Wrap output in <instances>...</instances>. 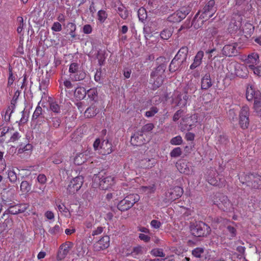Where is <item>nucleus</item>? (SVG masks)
<instances>
[{
	"label": "nucleus",
	"instance_id": "f257e3e1",
	"mask_svg": "<svg viewBox=\"0 0 261 261\" xmlns=\"http://www.w3.org/2000/svg\"><path fill=\"white\" fill-rule=\"evenodd\" d=\"M215 2L214 0L209 1L204 6L202 10L199 11L195 15L194 21L201 20V23L211 17H212L216 12V8L215 7Z\"/></svg>",
	"mask_w": 261,
	"mask_h": 261
},
{
	"label": "nucleus",
	"instance_id": "f03ea898",
	"mask_svg": "<svg viewBox=\"0 0 261 261\" xmlns=\"http://www.w3.org/2000/svg\"><path fill=\"white\" fill-rule=\"evenodd\" d=\"M191 234L196 237H205L211 231V227L205 223L199 221L190 226Z\"/></svg>",
	"mask_w": 261,
	"mask_h": 261
},
{
	"label": "nucleus",
	"instance_id": "7ed1b4c3",
	"mask_svg": "<svg viewBox=\"0 0 261 261\" xmlns=\"http://www.w3.org/2000/svg\"><path fill=\"white\" fill-rule=\"evenodd\" d=\"M166 66L161 64L158 66L152 72L151 74V81H152V85L154 88L160 87L163 83L164 79L165 77V71Z\"/></svg>",
	"mask_w": 261,
	"mask_h": 261
},
{
	"label": "nucleus",
	"instance_id": "20e7f679",
	"mask_svg": "<svg viewBox=\"0 0 261 261\" xmlns=\"http://www.w3.org/2000/svg\"><path fill=\"white\" fill-rule=\"evenodd\" d=\"M140 199L138 194H129L119 201L117 208L121 211H125L130 208Z\"/></svg>",
	"mask_w": 261,
	"mask_h": 261
},
{
	"label": "nucleus",
	"instance_id": "39448f33",
	"mask_svg": "<svg viewBox=\"0 0 261 261\" xmlns=\"http://www.w3.org/2000/svg\"><path fill=\"white\" fill-rule=\"evenodd\" d=\"M93 180L94 182H99V188L103 190L108 189L115 184V178L110 175H95Z\"/></svg>",
	"mask_w": 261,
	"mask_h": 261
},
{
	"label": "nucleus",
	"instance_id": "423d86ee",
	"mask_svg": "<svg viewBox=\"0 0 261 261\" xmlns=\"http://www.w3.org/2000/svg\"><path fill=\"white\" fill-rule=\"evenodd\" d=\"M80 66L77 63H72L69 66V72L72 81H79L84 80L86 77L84 71L80 70Z\"/></svg>",
	"mask_w": 261,
	"mask_h": 261
},
{
	"label": "nucleus",
	"instance_id": "0eeeda50",
	"mask_svg": "<svg viewBox=\"0 0 261 261\" xmlns=\"http://www.w3.org/2000/svg\"><path fill=\"white\" fill-rule=\"evenodd\" d=\"M249 107L245 105L243 106L240 110L239 113V124L243 129L248 128L249 125Z\"/></svg>",
	"mask_w": 261,
	"mask_h": 261
},
{
	"label": "nucleus",
	"instance_id": "6e6552de",
	"mask_svg": "<svg viewBox=\"0 0 261 261\" xmlns=\"http://www.w3.org/2000/svg\"><path fill=\"white\" fill-rule=\"evenodd\" d=\"M188 48L187 46H183L179 50L174 59L171 61L169 66V70L171 72L175 71V69L172 68V66L176 63V61L183 63L187 58Z\"/></svg>",
	"mask_w": 261,
	"mask_h": 261
},
{
	"label": "nucleus",
	"instance_id": "1a4fd4ad",
	"mask_svg": "<svg viewBox=\"0 0 261 261\" xmlns=\"http://www.w3.org/2000/svg\"><path fill=\"white\" fill-rule=\"evenodd\" d=\"M84 180L82 176H76L73 178L68 186L67 190L69 194H74L82 187Z\"/></svg>",
	"mask_w": 261,
	"mask_h": 261
},
{
	"label": "nucleus",
	"instance_id": "9d476101",
	"mask_svg": "<svg viewBox=\"0 0 261 261\" xmlns=\"http://www.w3.org/2000/svg\"><path fill=\"white\" fill-rule=\"evenodd\" d=\"M73 244L70 242H66L60 245L58 254L57 259L58 260H61L64 259L69 253Z\"/></svg>",
	"mask_w": 261,
	"mask_h": 261
},
{
	"label": "nucleus",
	"instance_id": "9b49d317",
	"mask_svg": "<svg viewBox=\"0 0 261 261\" xmlns=\"http://www.w3.org/2000/svg\"><path fill=\"white\" fill-rule=\"evenodd\" d=\"M110 243V237L108 236H103L93 244V249L95 251L103 250L109 247Z\"/></svg>",
	"mask_w": 261,
	"mask_h": 261
},
{
	"label": "nucleus",
	"instance_id": "f8f14e48",
	"mask_svg": "<svg viewBox=\"0 0 261 261\" xmlns=\"http://www.w3.org/2000/svg\"><path fill=\"white\" fill-rule=\"evenodd\" d=\"M188 96L187 93H181L179 92H176L174 93V97L173 98V102L176 105L180 107V108L185 107L187 103Z\"/></svg>",
	"mask_w": 261,
	"mask_h": 261
},
{
	"label": "nucleus",
	"instance_id": "ddd939ff",
	"mask_svg": "<svg viewBox=\"0 0 261 261\" xmlns=\"http://www.w3.org/2000/svg\"><path fill=\"white\" fill-rule=\"evenodd\" d=\"M247 178L250 179L247 181V186L254 189L261 188V176L257 174H250L247 176Z\"/></svg>",
	"mask_w": 261,
	"mask_h": 261
},
{
	"label": "nucleus",
	"instance_id": "4468645a",
	"mask_svg": "<svg viewBox=\"0 0 261 261\" xmlns=\"http://www.w3.org/2000/svg\"><path fill=\"white\" fill-rule=\"evenodd\" d=\"M2 218L4 219V221L0 223V233L12 229L13 226L12 219L10 218L7 214H3Z\"/></svg>",
	"mask_w": 261,
	"mask_h": 261
},
{
	"label": "nucleus",
	"instance_id": "2eb2a0df",
	"mask_svg": "<svg viewBox=\"0 0 261 261\" xmlns=\"http://www.w3.org/2000/svg\"><path fill=\"white\" fill-rule=\"evenodd\" d=\"M184 192L183 189L178 186L171 189L167 194V197L171 201H174L181 196Z\"/></svg>",
	"mask_w": 261,
	"mask_h": 261
},
{
	"label": "nucleus",
	"instance_id": "dca6fc26",
	"mask_svg": "<svg viewBox=\"0 0 261 261\" xmlns=\"http://www.w3.org/2000/svg\"><path fill=\"white\" fill-rule=\"evenodd\" d=\"M214 204L223 211L227 210L231 205L228 198L224 195L219 196V201H215Z\"/></svg>",
	"mask_w": 261,
	"mask_h": 261
},
{
	"label": "nucleus",
	"instance_id": "f3484780",
	"mask_svg": "<svg viewBox=\"0 0 261 261\" xmlns=\"http://www.w3.org/2000/svg\"><path fill=\"white\" fill-rule=\"evenodd\" d=\"M237 46L238 44L236 42L225 45L222 49V54L228 57L235 55L237 53Z\"/></svg>",
	"mask_w": 261,
	"mask_h": 261
},
{
	"label": "nucleus",
	"instance_id": "a211bd4d",
	"mask_svg": "<svg viewBox=\"0 0 261 261\" xmlns=\"http://www.w3.org/2000/svg\"><path fill=\"white\" fill-rule=\"evenodd\" d=\"M144 253V249L142 246H137L134 247L132 250L127 251L125 252L126 256H131L134 258H139Z\"/></svg>",
	"mask_w": 261,
	"mask_h": 261
},
{
	"label": "nucleus",
	"instance_id": "6ab92c4d",
	"mask_svg": "<svg viewBox=\"0 0 261 261\" xmlns=\"http://www.w3.org/2000/svg\"><path fill=\"white\" fill-rule=\"evenodd\" d=\"M245 62L249 68L252 65H257L259 63V56L256 53H252L249 54L245 60Z\"/></svg>",
	"mask_w": 261,
	"mask_h": 261
},
{
	"label": "nucleus",
	"instance_id": "aec40b11",
	"mask_svg": "<svg viewBox=\"0 0 261 261\" xmlns=\"http://www.w3.org/2000/svg\"><path fill=\"white\" fill-rule=\"evenodd\" d=\"M176 166L178 170L181 173L189 175L192 172L191 168L188 165L186 161H179L176 163Z\"/></svg>",
	"mask_w": 261,
	"mask_h": 261
},
{
	"label": "nucleus",
	"instance_id": "412c9836",
	"mask_svg": "<svg viewBox=\"0 0 261 261\" xmlns=\"http://www.w3.org/2000/svg\"><path fill=\"white\" fill-rule=\"evenodd\" d=\"M145 141L143 135H141L138 131L131 137L130 143L134 146H140L143 144Z\"/></svg>",
	"mask_w": 261,
	"mask_h": 261
},
{
	"label": "nucleus",
	"instance_id": "4be33fe9",
	"mask_svg": "<svg viewBox=\"0 0 261 261\" xmlns=\"http://www.w3.org/2000/svg\"><path fill=\"white\" fill-rule=\"evenodd\" d=\"M204 56V53L202 50L197 52L194 57L193 63L190 65L191 69H194L199 67L202 63V60Z\"/></svg>",
	"mask_w": 261,
	"mask_h": 261
},
{
	"label": "nucleus",
	"instance_id": "5701e85b",
	"mask_svg": "<svg viewBox=\"0 0 261 261\" xmlns=\"http://www.w3.org/2000/svg\"><path fill=\"white\" fill-rule=\"evenodd\" d=\"M258 93H260L258 91H255L252 85H249L246 89V97L248 101H252L255 99Z\"/></svg>",
	"mask_w": 261,
	"mask_h": 261
},
{
	"label": "nucleus",
	"instance_id": "b1692460",
	"mask_svg": "<svg viewBox=\"0 0 261 261\" xmlns=\"http://www.w3.org/2000/svg\"><path fill=\"white\" fill-rule=\"evenodd\" d=\"M100 152L103 155H107L111 153L112 150V145L108 140H103L100 146Z\"/></svg>",
	"mask_w": 261,
	"mask_h": 261
},
{
	"label": "nucleus",
	"instance_id": "393cba45",
	"mask_svg": "<svg viewBox=\"0 0 261 261\" xmlns=\"http://www.w3.org/2000/svg\"><path fill=\"white\" fill-rule=\"evenodd\" d=\"M236 74L238 76L245 77L247 76L248 69L243 65L238 64L235 67Z\"/></svg>",
	"mask_w": 261,
	"mask_h": 261
},
{
	"label": "nucleus",
	"instance_id": "a878e982",
	"mask_svg": "<svg viewBox=\"0 0 261 261\" xmlns=\"http://www.w3.org/2000/svg\"><path fill=\"white\" fill-rule=\"evenodd\" d=\"M86 152L78 153L74 158V163L76 165H81L84 163L87 159Z\"/></svg>",
	"mask_w": 261,
	"mask_h": 261
},
{
	"label": "nucleus",
	"instance_id": "bb28decb",
	"mask_svg": "<svg viewBox=\"0 0 261 261\" xmlns=\"http://www.w3.org/2000/svg\"><path fill=\"white\" fill-rule=\"evenodd\" d=\"M253 100V109L258 115L261 116V93H258L255 99Z\"/></svg>",
	"mask_w": 261,
	"mask_h": 261
},
{
	"label": "nucleus",
	"instance_id": "cd10ccee",
	"mask_svg": "<svg viewBox=\"0 0 261 261\" xmlns=\"http://www.w3.org/2000/svg\"><path fill=\"white\" fill-rule=\"evenodd\" d=\"M212 85L210 75L208 73L203 76L201 79V87L202 89L207 90Z\"/></svg>",
	"mask_w": 261,
	"mask_h": 261
},
{
	"label": "nucleus",
	"instance_id": "c85d7f7f",
	"mask_svg": "<svg viewBox=\"0 0 261 261\" xmlns=\"http://www.w3.org/2000/svg\"><path fill=\"white\" fill-rule=\"evenodd\" d=\"M211 173L212 174L214 175V176L209 175L207 177V180L208 183L213 186H219L220 179L217 177V176H216V175L217 174L216 171L212 170V171H211Z\"/></svg>",
	"mask_w": 261,
	"mask_h": 261
},
{
	"label": "nucleus",
	"instance_id": "c756f323",
	"mask_svg": "<svg viewBox=\"0 0 261 261\" xmlns=\"http://www.w3.org/2000/svg\"><path fill=\"white\" fill-rule=\"evenodd\" d=\"M192 117H186L182 118V122L180 123L181 125H184V126H181V129L182 131L187 130H190L192 129V126L194 125L193 124L190 123L189 122V119H191Z\"/></svg>",
	"mask_w": 261,
	"mask_h": 261
},
{
	"label": "nucleus",
	"instance_id": "7c9ffc66",
	"mask_svg": "<svg viewBox=\"0 0 261 261\" xmlns=\"http://www.w3.org/2000/svg\"><path fill=\"white\" fill-rule=\"evenodd\" d=\"M87 92L84 87H79L74 91V96L79 99H83L86 95Z\"/></svg>",
	"mask_w": 261,
	"mask_h": 261
},
{
	"label": "nucleus",
	"instance_id": "2f4dec72",
	"mask_svg": "<svg viewBox=\"0 0 261 261\" xmlns=\"http://www.w3.org/2000/svg\"><path fill=\"white\" fill-rule=\"evenodd\" d=\"M155 186L154 184H152L148 186H142L140 188V191L141 193L146 194H150L153 193L155 191Z\"/></svg>",
	"mask_w": 261,
	"mask_h": 261
},
{
	"label": "nucleus",
	"instance_id": "473e14b6",
	"mask_svg": "<svg viewBox=\"0 0 261 261\" xmlns=\"http://www.w3.org/2000/svg\"><path fill=\"white\" fill-rule=\"evenodd\" d=\"M226 221L228 222V224H227L226 228L228 232L230 234V239L233 238L234 237H236L237 234V230L236 228L233 226L231 224H234V223L232 222H230L228 220H226Z\"/></svg>",
	"mask_w": 261,
	"mask_h": 261
},
{
	"label": "nucleus",
	"instance_id": "72a5a7b5",
	"mask_svg": "<svg viewBox=\"0 0 261 261\" xmlns=\"http://www.w3.org/2000/svg\"><path fill=\"white\" fill-rule=\"evenodd\" d=\"M154 127V125L153 123H147L143 125L138 132L140 133L141 135H143L144 134L151 132Z\"/></svg>",
	"mask_w": 261,
	"mask_h": 261
},
{
	"label": "nucleus",
	"instance_id": "f704fd0d",
	"mask_svg": "<svg viewBox=\"0 0 261 261\" xmlns=\"http://www.w3.org/2000/svg\"><path fill=\"white\" fill-rule=\"evenodd\" d=\"M243 33L245 34V36H250L254 32V27L250 23H246L244 25L243 29Z\"/></svg>",
	"mask_w": 261,
	"mask_h": 261
},
{
	"label": "nucleus",
	"instance_id": "c9c22d12",
	"mask_svg": "<svg viewBox=\"0 0 261 261\" xmlns=\"http://www.w3.org/2000/svg\"><path fill=\"white\" fill-rule=\"evenodd\" d=\"M66 27L67 28V31H68L71 37L72 38H74L76 36L75 32L76 29V27L75 23L72 22H69L67 24Z\"/></svg>",
	"mask_w": 261,
	"mask_h": 261
},
{
	"label": "nucleus",
	"instance_id": "e433bc0d",
	"mask_svg": "<svg viewBox=\"0 0 261 261\" xmlns=\"http://www.w3.org/2000/svg\"><path fill=\"white\" fill-rule=\"evenodd\" d=\"M97 114L96 109L95 107H90L86 109L85 112V116L87 118H91Z\"/></svg>",
	"mask_w": 261,
	"mask_h": 261
},
{
	"label": "nucleus",
	"instance_id": "4c0bfd02",
	"mask_svg": "<svg viewBox=\"0 0 261 261\" xmlns=\"http://www.w3.org/2000/svg\"><path fill=\"white\" fill-rule=\"evenodd\" d=\"M57 206L58 210L62 213L65 217H69L70 214L68 209L63 204H57Z\"/></svg>",
	"mask_w": 261,
	"mask_h": 261
},
{
	"label": "nucleus",
	"instance_id": "58836bf2",
	"mask_svg": "<svg viewBox=\"0 0 261 261\" xmlns=\"http://www.w3.org/2000/svg\"><path fill=\"white\" fill-rule=\"evenodd\" d=\"M204 251L203 248L197 247L192 250V254L195 257L201 258L204 253Z\"/></svg>",
	"mask_w": 261,
	"mask_h": 261
},
{
	"label": "nucleus",
	"instance_id": "ea45409f",
	"mask_svg": "<svg viewBox=\"0 0 261 261\" xmlns=\"http://www.w3.org/2000/svg\"><path fill=\"white\" fill-rule=\"evenodd\" d=\"M20 188L22 192L28 193L31 189V185L27 181H22Z\"/></svg>",
	"mask_w": 261,
	"mask_h": 261
},
{
	"label": "nucleus",
	"instance_id": "a19ab883",
	"mask_svg": "<svg viewBox=\"0 0 261 261\" xmlns=\"http://www.w3.org/2000/svg\"><path fill=\"white\" fill-rule=\"evenodd\" d=\"M96 58L98 61L99 65L100 66L103 65L106 59L105 52L101 50H98L96 55Z\"/></svg>",
	"mask_w": 261,
	"mask_h": 261
},
{
	"label": "nucleus",
	"instance_id": "79ce46f5",
	"mask_svg": "<svg viewBox=\"0 0 261 261\" xmlns=\"http://www.w3.org/2000/svg\"><path fill=\"white\" fill-rule=\"evenodd\" d=\"M17 22L18 24L17 32L18 34H21L23 31L24 25L23 18L21 16H18L17 18Z\"/></svg>",
	"mask_w": 261,
	"mask_h": 261
},
{
	"label": "nucleus",
	"instance_id": "37998d69",
	"mask_svg": "<svg viewBox=\"0 0 261 261\" xmlns=\"http://www.w3.org/2000/svg\"><path fill=\"white\" fill-rule=\"evenodd\" d=\"M172 34V31L170 29H164L160 34L161 37L163 39L167 40Z\"/></svg>",
	"mask_w": 261,
	"mask_h": 261
},
{
	"label": "nucleus",
	"instance_id": "c03bdc74",
	"mask_svg": "<svg viewBox=\"0 0 261 261\" xmlns=\"http://www.w3.org/2000/svg\"><path fill=\"white\" fill-rule=\"evenodd\" d=\"M49 108L51 111L56 113H59L60 112V106L56 101H52L50 102Z\"/></svg>",
	"mask_w": 261,
	"mask_h": 261
},
{
	"label": "nucleus",
	"instance_id": "a18cd8bd",
	"mask_svg": "<svg viewBox=\"0 0 261 261\" xmlns=\"http://www.w3.org/2000/svg\"><path fill=\"white\" fill-rule=\"evenodd\" d=\"M151 254L154 256L165 257V254L161 248H154L151 251Z\"/></svg>",
	"mask_w": 261,
	"mask_h": 261
},
{
	"label": "nucleus",
	"instance_id": "49530a36",
	"mask_svg": "<svg viewBox=\"0 0 261 261\" xmlns=\"http://www.w3.org/2000/svg\"><path fill=\"white\" fill-rule=\"evenodd\" d=\"M249 69L252 71L255 75L261 76V65H252L251 67L249 68Z\"/></svg>",
	"mask_w": 261,
	"mask_h": 261
},
{
	"label": "nucleus",
	"instance_id": "de8ad7c7",
	"mask_svg": "<svg viewBox=\"0 0 261 261\" xmlns=\"http://www.w3.org/2000/svg\"><path fill=\"white\" fill-rule=\"evenodd\" d=\"M87 94L89 98L91 100H94L96 99L97 96V91L95 88H92L87 91Z\"/></svg>",
	"mask_w": 261,
	"mask_h": 261
},
{
	"label": "nucleus",
	"instance_id": "09e8293b",
	"mask_svg": "<svg viewBox=\"0 0 261 261\" xmlns=\"http://www.w3.org/2000/svg\"><path fill=\"white\" fill-rule=\"evenodd\" d=\"M7 174L9 180L11 182H14L17 180V175L13 170H8Z\"/></svg>",
	"mask_w": 261,
	"mask_h": 261
},
{
	"label": "nucleus",
	"instance_id": "8fccbe9b",
	"mask_svg": "<svg viewBox=\"0 0 261 261\" xmlns=\"http://www.w3.org/2000/svg\"><path fill=\"white\" fill-rule=\"evenodd\" d=\"M118 13L123 19H126L128 17V12L124 7H119L118 8Z\"/></svg>",
	"mask_w": 261,
	"mask_h": 261
},
{
	"label": "nucleus",
	"instance_id": "3c124183",
	"mask_svg": "<svg viewBox=\"0 0 261 261\" xmlns=\"http://www.w3.org/2000/svg\"><path fill=\"white\" fill-rule=\"evenodd\" d=\"M33 149V146L29 143H28L25 146L23 147H20L18 149V153H22L25 151L31 152Z\"/></svg>",
	"mask_w": 261,
	"mask_h": 261
},
{
	"label": "nucleus",
	"instance_id": "603ef678",
	"mask_svg": "<svg viewBox=\"0 0 261 261\" xmlns=\"http://www.w3.org/2000/svg\"><path fill=\"white\" fill-rule=\"evenodd\" d=\"M18 208H19V206L17 204L10 206L9 207V208H8L7 211H8V213L11 214L16 215V214H19V211Z\"/></svg>",
	"mask_w": 261,
	"mask_h": 261
},
{
	"label": "nucleus",
	"instance_id": "864d4df0",
	"mask_svg": "<svg viewBox=\"0 0 261 261\" xmlns=\"http://www.w3.org/2000/svg\"><path fill=\"white\" fill-rule=\"evenodd\" d=\"M182 151L180 147H176L170 152V156L172 158H177L181 154Z\"/></svg>",
	"mask_w": 261,
	"mask_h": 261
},
{
	"label": "nucleus",
	"instance_id": "5fc2aeb1",
	"mask_svg": "<svg viewBox=\"0 0 261 261\" xmlns=\"http://www.w3.org/2000/svg\"><path fill=\"white\" fill-rule=\"evenodd\" d=\"M182 142V139L180 136H177L170 140V143L172 145H180Z\"/></svg>",
	"mask_w": 261,
	"mask_h": 261
},
{
	"label": "nucleus",
	"instance_id": "6e6d98bb",
	"mask_svg": "<svg viewBox=\"0 0 261 261\" xmlns=\"http://www.w3.org/2000/svg\"><path fill=\"white\" fill-rule=\"evenodd\" d=\"M97 14H98V20L101 22H104L105 20L107 18V14L106 12L104 10H99Z\"/></svg>",
	"mask_w": 261,
	"mask_h": 261
},
{
	"label": "nucleus",
	"instance_id": "4d7b16f0",
	"mask_svg": "<svg viewBox=\"0 0 261 261\" xmlns=\"http://www.w3.org/2000/svg\"><path fill=\"white\" fill-rule=\"evenodd\" d=\"M14 108L13 107H9L5 112L4 119L5 121H9L10 119L11 115L13 112Z\"/></svg>",
	"mask_w": 261,
	"mask_h": 261
},
{
	"label": "nucleus",
	"instance_id": "13d9d810",
	"mask_svg": "<svg viewBox=\"0 0 261 261\" xmlns=\"http://www.w3.org/2000/svg\"><path fill=\"white\" fill-rule=\"evenodd\" d=\"M42 108L39 106H38L34 113H33V116H32V118L33 119H37L39 116L40 115L42 114Z\"/></svg>",
	"mask_w": 261,
	"mask_h": 261
},
{
	"label": "nucleus",
	"instance_id": "bf43d9fd",
	"mask_svg": "<svg viewBox=\"0 0 261 261\" xmlns=\"http://www.w3.org/2000/svg\"><path fill=\"white\" fill-rule=\"evenodd\" d=\"M50 160L55 164H59L62 162L61 156L58 154H54L50 158Z\"/></svg>",
	"mask_w": 261,
	"mask_h": 261
},
{
	"label": "nucleus",
	"instance_id": "052dcab7",
	"mask_svg": "<svg viewBox=\"0 0 261 261\" xmlns=\"http://www.w3.org/2000/svg\"><path fill=\"white\" fill-rule=\"evenodd\" d=\"M158 112V109L156 107H152L149 111L146 112L145 116L147 117H151L154 116Z\"/></svg>",
	"mask_w": 261,
	"mask_h": 261
},
{
	"label": "nucleus",
	"instance_id": "680f3d73",
	"mask_svg": "<svg viewBox=\"0 0 261 261\" xmlns=\"http://www.w3.org/2000/svg\"><path fill=\"white\" fill-rule=\"evenodd\" d=\"M4 152L0 151V172L3 171L6 168L5 160L3 159Z\"/></svg>",
	"mask_w": 261,
	"mask_h": 261
},
{
	"label": "nucleus",
	"instance_id": "e2e57ef3",
	"mask_svg": "<svg viewBox=\"0 0 261 261\" xmlns=\"http://www.w3.org/2000/svg\"><path fill=\"white\" fill-rule=\"evenodd\" d=\"M60 86L63 85L67 89H71L73 87V85L71 83V81L69 80L65 79L63 80V81L60 82Z\"/></svg>",
	"mask_w": 261,
	"mask_h": 261
},
{
	"label": "nucleus",
	"instance_id": "0e129e2a",
	"mask_svg": "<svg viewBox=\"0 0 261 261\" xmlns=\"http://www.w3.org/2000/svg\"><path fill=\"white\" fill-rule=\"evenodd\" d=\"M177 16H178L176 15V13L175 12L174 13H173L172 15H170L168 17V20L169 21L172 22H180L181 20L179 19V18H178V17H177Z\"/></svg>",
	"mask_w": 261,
	"mask_h": 261
},
{
	"label": "nucleus",
	"instance_id": "69168bd1",
	"mask_svg": "<svg viewBox=\"0 0 261 261\" xmlns=\"http://www.w3.org/2000/svg\"><path fill=\"white\" fill-rule=\"evenodd\" d=\"M51 29L53 31L60 32L62 30V25L59 22H55Z\"/></svg>",
	"mask_w": 261,
	"mask_h": 261
},
{
	"label": "nucleus",
	"instance_id": "338daca9",
	"mask_svg": "<svg viewBox=\"0 0 261 261\" xmlns=\"http://www.w3.org/2000/svg\"><path fill=\"white\" fill-rule=\"evenodd\" d=\"M60 227L58 225H56L54 227L50 228L49 230V232L52 234H57L60 232Z\"/></svg>",
	"mask_w": 261,
	"mask_h": 261
},
{
	"label": "nucleus",
	"instance_id": "774afa93",
	"mask_svg": "<svg viewBox=\"0 0 261 261\" xmlns=\"http://www.w3.org/2000/svg\"><path fill=\"white\" fill-rule=\"evenodd\" d=\"M15 80V77L13 75L12 69L9 68V77H8V85L11 86L13 84V82Z\"/></svg>",
	"mask_w": 261,
	"mask_h": 261
}]
</instances>
